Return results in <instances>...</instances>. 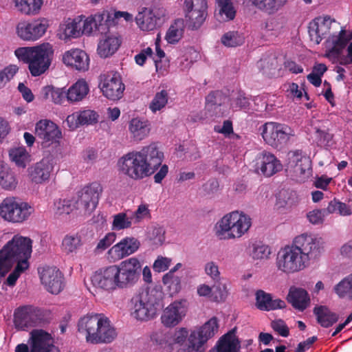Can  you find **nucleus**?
Returning a JSON list of instances; mask_svg holds the SVG:
<instances>
[{
    "label": "nucleus",
    "instance_id": "1",
    "mask_svg": "<svg viewBox=\"0 0 352 352\" xmlns=\"http://www.w3.org/2000/svg\"><path fill=\"white\" fill-rule=\"evenodd\" d=\"M164 153L155 143L143 146L140 151L129 152L117 163L120 174L133 180H141L155 173L161 166Z\"/></svg>",
    "mask_w": 352,
    "mask_h": 352
},
{
    "label": "nucleus",
    "instance_id": "2",
    "mask_svg": "<svg viewBox=\"0 0 352 352\" xmlns=\"http://www.w3.org/2000/svg\"><path fill=\"white\" fill-rule=\"evenodd\" d=\"M296 243L286 245L277 254L276 267L286 274H292L305 270L311 258L320 254L319 243Z\"/></svg>",
    "mask_w": 352,
    "mask_h": 352
},
{
    "label": "nucleus",
    "instance_id": "3",
    "mask_svg": "<svg viewBox=\"0 0 352 352\" xmlns=\"http://www.w3.org/2000/svg\"><path fill=\"white\" fill-rule=\"evenodd\" d=\"M32 252V243H6L0 250V278L6 276L15 265L7 278L8 284L14 285L20 275L29 268Z\"/></svg>",
    "mask_w": 352,
    "mask_h": 352
},
{
    "label": "nucleus",
    "instance_id": "4",
    "mask_svg": "<svg viewBox=\"0 0 352 352\" xmlns=\"http://www.w3.org/2000/svg\"><path fill=\"white\" fill-rule=\"evenodd\" d=\"M78 331L88 343L109 344L117 337L116 329L103 314H87L78 322Z\"/></svg>",
    "mask_w": 352,
    "mask_h": 352
},
{
    "label": "nucleus",
    "instance_id": "5",
    "mask_svg": "<svg viewBox=\"0 0 352 352\" xmlns=\"http://www.w3.org/2000/svg\"><path fill=\"white\" fill-rule=\"evenodd\" d=\"M218 329L219 324L216 317L210 318L198 329L191 331L189 335L186 328L179 329L174 333V342L182 345L187 340V343L177 352H205L206 342L217 333Z\"/></svg>",
    "mask_w": 352,
    "mask_h": 352
},
{
    "label": "nucleus",
    "instance_id": "6",
    "mask_svg": "<svg viewBox=\"0 0 352 352\" xmlns=\"http://www.w3.org/2000/svg\"><path fill=\"white\" fill-rule=\"evenodd\" d=\"M163 292L155 288H140L130 300L131 316L138 320L148 321L155 317L163 307Z\"/></svg>",
    "mask_w": 352,
    "mask_h": 352
},
{
    "label": "nucleus",
    "instance_id": "7",
    "mask_svg": "<svg viewBox=\"0 0 352 352\" xmlns=\"http://www.w3.org/2000/svg\"><path fill=\"white\" fill-rule=\"evenodd\" d=\"M17 59L28 64L32 76H39L50 68L54 56V48L49 43L31 47H20L14 50Z\"/></svg>",
    "mask_w": 352,
    "mask_h": 352
},
{
    "label": "nucleus",
    "instance_id": "8",
    "mask_svg": "<svg viewBox=\"0 0 352 352\" xmlns=\"http://www.w3.org/2000/svg\"><path fill=\"white\" fill-rule=\"evenodd\" d=\"M252 219L238 210L226 214L216 224V235L221 240H238L248 233Z\"/></svg>",
    "mask_w": 352,
    "mask_h": 352
},
{
    "label": "nucleus",
    "instance_id": "9",
    "mask_svg": "<svg viewBox=\"0 0 352 352\" xmlns=\"http://www.w3.org/2000/svg\"><path fill=\"white\" fill-rule=\"evenodd\" d=\"M34 211L30 204L14 197H6L0 204V217L14 223L25 221Z\"/></svg>",
    "mask_w": 352,
    "mask_h": 352
},
{
    "label": "nucleus",
    "instance_id": "10",
    "mask_svg": "<svg viewBox=\"0 0 352 352\" xmlns=\"http://www.w3.org/2000/svg\"><path fill=\"white\" fill-rule=\"evenodd\" d=\"M28 343L17 344L14 352H60L52 336L43 329L32 331Z\"/></svg>",
    "mask_w": 352,
    "mask_h": 352
},
{
    "label": "nucleus",
    "instance_id": "11",
    "mask_svg": "<svg viewBox=\"0 0 352 352\" xmlns=\"http://www.w3.org/2000/svg\"><path fill=\"white\" fill-rule=\"evenodd\" d=\"M259 131L265 142L274 148L286 144L294 135V130L289 126L274 122L265 123Z\"/></svg>",
    "mask_w": 352,
    "mask_h": 352
},
{
    "label": "nucleus",
    "instance_id": "12",
    "mask_svg": "<svg viewBox=\"0 0 352 352\" xmlns=\"http://www.w3.org/2000/svg\"><path fill=\"white\" fill-rule=\"evenodd\" d=\"M141 265L136 258H130L116 265L115 273L118 289H124L133 287L139 280Z\"/></svg>",
    "mask_w": 352,
    "mask_h": 352
},
{
    "label": "nucleus",
    "instance_id": "13",
    "mask_svg": "<svg viewBox=\"0 0 352 352\" xmlns=\"http://www.w3.org/2000/svg\"><path fill=\"white\" fill-rule=\"evenodd\" d=\"M101 192L102 187L97 183L84 187L72 197L76 210L82 214H90L96 208Z\"/></svg>",
    "mask_w": 352,
    "mask_h": 352
},
{
    "label": "nucleus",
    "instance_id": "14",
    "mask_svg": "<svg viewBox=\"0 0 352 352\" xmlns=\"http://www.w3.org/2000/svg\"><path fill=\"white\" fill-rule=\"evenodd\" d=\"M49 28L45 18L20 21L16 26L17 36L24 41H36L41 38Z\"/></svg>",
    "mask_w": 352,
    "mask_h": 352
},
{
    "label": "nucleus",
    "instance_id": "15",
    "mask_svg": "<svg viewBox=\"0 0 352 352\" xmlns=\"http://www.w3.org/2000/svg\"><path fill=\"white\" fill-rule=\"evenodd\" d=\"M287 172L298 182H303L311 175V162L299 151L288 153Z\"/></svg>",
    "mask_w": 352,
    "mask_h": 352
},
{
    "label": "nucleus",
    "instance_id": "16",
    "mask_svg": "<svg viewBox=\"0 0 352 352\" xmlns=\"http://www.w3.org/2000/svg\"><path fill=\"white\" fill-rule=\"evenodd\" d=\"M185 19L189 27L199 28L208 15L207 0H185L184 3Z\"/></svg>",
    "mask_w": 352,
    "mask_h": 352
},
{
    "label": "nucleus",
    "instance_id": "17",
    "mask_svg": "<svg viewBox=\"0 0 352 352\" xmlns=\"http://www.w3.org/2000/svg\"><path fill=\"white\" fill-rule=\"evenodd\" d=\"M41 320L40 309L32 305L21 306L14 311V323L16 329L19 330L36 327Z\"/></svg>",
    "mask_w": 352,
    "mask_h": 352
},
{
    "label": "nucleus",
    "instance_id": "18",
    "mask_svg": "<svg viewBox=\"0 0 352 352\" xmlns=\"http://www.w3.org/2000/svg\"><path fill=\"white\" fill-rule=\"evenodd\" d=\"M54 169L53 158L45 157L28 168V176L32 183L44 184L50 181Z\"/></svg>",
    "mask_w": 352,
    "mask_h": 352
},
{
    "label": "nucleus",
    "instance_id": "19",
    "mask_svg": "<svg viewBox=\"0 0 352 352\" xmlns=\"http://www.w3.org/2000/svg\"><path fill=\"white\" fill-rule=\"evenodd\" d=\"M116 265H111L95 272L91 278L92 285L101 291L111 292L117 289Z\"/></svg>",
    "mask_w": 352,
    "mask_h": 352
},
{
    "label": "nucleus",
    "instance_id": "20",
    "mask_svg": "<svg viewBox=\"0 0 352 352\" xmlns=\"http://www.w3.org/2000/svg\"><path fill=\"white\" fill-rule=\"evenodd\" d=\"M100 85L101 90L107 98L118 100L122 97L125 87L118 73L111 72L103 75Z\"/></svg>",
    "mask_w": 352,
    "mask_h": 352
},
{
    "label": "nucleus",
    "instance_id": "21",
    "mask_svg": "<svg viewBox=\"0 0 352 352\" xmlns=\"http://www.w3.org/2000/svg\"><path fill=\"white\" fill-rule=\"evenodd\" d=\"M40 278L46 289L53 294H59L64 287L62 272L56 267L45 266L41 270L38 269Z\"/></svg>",
    "mask_w": 352,
    "mask_h": 352
},
{
    "label": "nucleus",
    "instance_id": "22",
    "mask_svg": "<svg viewBox=\"0 0 352 352\" xmlns=\"http://www.w3.org/2000/svg\"><path fill=\"white\" fill-rule=\"evenodd\" d=\"M35 135L42 140V144L45 145L58 142L62 137L58 126L52 121L47 119L41 120L36 122Z\"/></svg>",
    "mask_w": 352,
    "mask_h": 352
},
{
    "label": "nucleus",
    "instance_id": "23",
    "mask_svg": "<svg viewBox=\"0 0 352 352\" xmlns=\"http://www.w3.org/2000/svg\"><path fill=\"white\" fill-rule=\"evenodd\" d=\"M186 313V301H174L163 311L161 316L162 323L166 327L177 325Z\"/></svg>",
    "mask_w": 352,
    "mask_h": 352
},
{
    "label": "nucleus",
    "instance_id": "24",
    "mask_svg": "<svg viewBox=\"0 0 352 352\" xmlns=\"http://www.w3.org/2000/svg\"><path fill=\"white\" fill-rule=\"evenodd\" d=\"M163 12L160 10L142 8L135 17L136 23L143 31H151L156 28L161 21Z\"/></svg>",
    "mask_w": 352,
    "mask_h": 352
},
{
    "label": "nucleus",
    "instance_id": "25",
    "mask_svg": "<svg viewBox=\"0 0 352 352\" xmlns=\"http://www.w3.org/2000/svg\"><path fill=\"white\" fill-rule=\"evenodd\" d=\"M256 169L265 176L270 177L282 169V164L274 155L263 151L257 157Z\"/></svg>",
    "mask_w": 352,
    "mask_h": 352
},
{
    "label": "nucleus",
    "instance_id": "26",
    "mask_svg": "<svg viewBox=\"0 0 352 352\" xmlns=\"http://www.w3.org/2000/svg\"><path fill=\"white\" fill-rule=\"evenodd\" d=\"M63 61L65 65L78 71H86L89 69V56L85 52L79 49L66 52L63 56Z\"/></svg>",
    "mask_w": 352,
    "mask_h": 352
},
{
    "label": "nucleus",
    "instance_id": "27",
    "mask_svg": "<svg viewBox=\"0 0 352 352\" xmlns=\"http://www.w3.org/2000/svg\"><path fill=\"white\" fill-rule=\"evenodd\" d=\"M128 130L131 138L135 142H140L149 135L151 124L146 119L134 118L129 121Z\"/></svg>",
    "mask_w": 352,
    "mask_h": 352
},
{
    "label": "nucleus",
    "instance_id": "28",
    "mask_svg": "<svg viewBox=\"0 0 352 352\" xmlns=\"http://www.w3.org/2000/svg\"><path fill=\"white\" fill-rule=\"evenodd\" d=\"M82 16L75 19H67L61 23L58 30V36L62 40L78 38L82 35Z\"/></svg>",
    "mask_w": 352,
    "mask_h": 352
},
{
    "label": "nucleus",
    "instance_id": "29",
    "mask_svg": "<svg viewBox=\"0 0 352 352\" xmlns=\"http://www.w3.org/2000/svg\"><path fill=\"white\" fill-rule=\"evenodd\" d=\"M256 305L261 311H271L277 309H283L286 307L284 300L279 298L273 299L270 294L263 290H258L256 293Z\"/></svg>",
    "mask_w": 352,
    "mask_h": 352
},
{
    "label": "nucleus",
    "instance_id": "30",
    "mask_svg": "<svg viewBox=\"0 0 352 352\" xmlns=\"http://www.w3.org/2000/svg\"><path fill=\"white\" fill-rule=\"evenodd\" d=\"M287 300L294 308L300 311L306 309L310 303V298L307 292L302 288L296 287H290Z\"/></svg>",
    "mask_w": 352,
    "mask_h": 352
},
{
    "label": "nucleus",
    "instance_id": "31",
    "mask_svg": "<svg viewBox=\"0 0 352 352\" xmlns=\"http://www.w3.org/2000/svg\"><path fill=\"white\" fill-rule=\"evenodd\" d=\"M139 248V243H116L107 252V258L114 263L127 256Z\"/></svg>",
    "mask_w": 352,
    "mask_h": 352
},
{
    "label": "nucleus",
    "instance_id": "32",
    "mask_svg": "<svg viewBox=\"0 0 352 352\" xmlns=\"http://www.w3.org/2000/svg\"><path fill=\"white\" fill-rule=\"evenodd\" d=\"M120 43L121 41L118 36L113 35L105 36L98 43V53L101 57H108L118 50Z\"/></svg>",
    "mask_w": 352,
    "mask_h": 352
},
{
    "label": "nucleus",
    "instance_id": "33",
    "mask_svg": "<svg viewBox=\"0 0 352 352\" xmlns=\"http://www.w3.org/2000/svg\"><path fill=\"white\" fill-rule=\"evenodd\" d=\"M89 91V88L87 82L80 79L67 90L66 98L70 102H77L82 100L88 94Z\"/></svg>",
    "mask_w": 352,
    "mask_h": 352
},
{
    "label": "nucleus",
    "instance_id": "34",
    "mask_svg": "<svg viewBox=\"0 0 352 352\" xmlns=\"http://www.w3.org/2000/svg\"><path fill=\"white\" fill-rule=\"evenodd\" d=\"M329 19L326 17L323 19L318 18L314 20L309 27V34L311 41L316 44H319L329 28Z\"/></svg>",
    "mask_w": 352,
    "mask_h": 352
},
{
    "label": "nucleus",
    "instance_id": "35",
    "mask_svg": "<svg viewBox=\"0 0 352 352\" xmlns=\"http://www.w3.org/2000/svg\"><path fill=\"white\" fill-rule=\"evenodd\" d=\"M13 1L16 10L26 16L38 14L43 3V0H13Z\"/></svg>",
    "mask_w": 352,
    "mask_h": 352
},
{
    "label": "nucleus",
    "instance_id": "36",
    "mask_svg": "<svg viewBox=\"0 0 352 352\" xmlns=\"http://www.w3.org/2000/svg\"><path fill=\"white\" fill-rule=\"evenodd\" d=\"M10 160L19 168H25L31 161V155L24 146H14L8 151Z\"/></svg>",
    "mask_w": 352,
    "mask_h": 352
},
{
    "label": "nucleus",
    "instance_id": "37",
    "mask_svg": "<svg viewBox=\"0 0 352 352\" xmlns=\"http://www.w3.org/2000/svg\"><path fill=\"white\" fill-rule=\"evenodd\" d=\"M216 349L217 352H239V341L232 332H228L219 339Z\"/></svg>",
    "mask_w": 352,
    "mask_h": 352
},
{
    "label": "nucleus",
    "instance_id": "38",
    "mask_svg": "<svg viewBox=\"0 0 352 352\" xmlns=\"http://www.w3.org/2000/svg\"><path fill=\"white\" fill-rule=\"evenodd\" d=\"M314 313L317 318L318 322L323 327L332 326L338 320V316L331 312L327 307L320 306L315 307Z\"/></svg>",
    "mask_w": 352,
    "mask_h": 352
},
{
    "label": "nucleus",
    "instance_id": "39",
    "mask_svg": "<svg viewBox=\"0 0 352 352\" xmlns=\"http://www.w3.org/2000/svg\"><path fill=\"white\" fill-rule=\"evenodd\" d=\"M17 180L14 172L3 162L0 161V186L6 190L16 188Z\"/></svg>",
    "mask_w": 352,
    "mask_h": 352
},
{
    "label": "nucleus",
    "instance_id": "40",
    "mask_svg": "<svg viewBox=\"0 0 352 352\" xmlns=\"http://www.w3.org/2000/svg\"><path fill=\"white\" fill-rule=\"evenodd\" d=\"M288 0H250L258 10L272 14L283 7Z\"/></svg>",
    "mask_w": 352,
    "mask_h": 352
},
{
    "label": "nucleus",
    "instance_id": "41",
    "mask_svg": "<svg viewBox=\"0 0 352 352\" xmlns=\"http://www.w3.org/2000/svg\"><path fill=\"white\" fill-rule=\"evenodd\" d=\"M184 28V21L182 19H176L166 34L165 38L167 42L170 44L178 43L183 36Z\"/></svg>",
    "mask_w": 352,
    "mask_h": 352
},
{
    "label": "nucleus",
    "instance_id": "42",
    "mask_svg": "<svg viewBox=\"0 0 352 352\" xmlns=\"http://www.w3.org/2000/svg\"><path fill=\"white\" fill-rule=\"evenodd\" d=\"M222 94L219 91H212L206 97V109L208 112V116L212 117L220 113L219 110L221 106L220 98Z\"/></svg>",
    "mask_w": 352,
    "mask_h": 352
},
{
    "label": "nucleus",
    "instance_id": "43",
    "mask_svg": "<svg viewBox=\"0 0 352 352\" xmlns=\"http://www.w3.org/2000/svg\"><path fill=\"white\" fill-rule=\"evenodd\" d=\"M162 283L172 296L178 294L182 289L181 276L173 274V272H167L164 274Z\"/></svg>",
    "mask_w": 352,
    "mask_h": 352
},
{
    "label": "nucleus",
    "instance_id": "44",
    "mask_svg": "<svg viewBox=\"0 0 352 352\" xmlns=\"http://www.w3.org/2000/svg\"><path fill=\"white\" fill-rule=\"evenodd\" d=\"M334 292L340 298L352 300V273L335 285Z\"/></svg>",
    "mask_w": 352,
    "mask_h": 352
},
{
    "label": "nucleus",
    "instance_id": "45",
    "mask_svg": "<svg viewBox=\"0 0 352 352\" xmlns=\"http://www.w3.org/2000/svg\"><path fill=\"white\" fill-rule=\"evenodd\" d=\"M76 210L73 198L56 200L54 204V212L56 216L68 215Z\"/></svg>",
    "mask_w": 352,
    "mask_h": 352
},
{
    "label": "nucleus",
    "instance_id": "46",
    "mask_svg": "<svg viewBox=\"0 0 352 352\" xmlns=\"http://www.w3.org/2000/svg\"><path fill=\"white\" fill-rule=\"evenodd\" d=\"M219 7V21H229L234 18L236 11L230 0H216Z\"/></svg>",
    "mask_w": 352,
    "mask_h": 352
},
{
    "label": "nucleus",
    "instance_id": "47",
    "mask_svg": "<svg viewBox=\"0 0 352 352\" xmlns=\"http://www.w3.org/2000/svg\"><path fill=\"white\" fill-rule=\"evenodd\" d=\"M272 248L266 243H252L250 255L254 259L263 260L270 258Z\"/></svg>",
    "mask_w": 352,
    "mask_h": 352
},
{
    "label": "nucleus",
    "instance_id": "48",
    "mask_svg": "<svg viewBox=\"0 0 352 352\" xmlns=\"http://www.w3.org/2000/svg\"><path fill=\"white\" fill-rule=\"evenodd\" d=\"M43 92L46 99H50L56 104H61L66 98L67 91L63 89L47 86L43 88Z\"/></svg>",
    "mask_w": 352,
    "mask_h": 352
},
{
    "label": "nucleus",
    "instance_id": "49",
    "mask_svg": "<svg viewBox=\"0 0 352 352\" xmlns=\"http://www.w3.org/2000/svg\"><path fill=\"white\" fill-rule=\"evenodd\" d=\"M168 94L166 90L157 92L149 104V108L153 113L160 111L164 108L168 102Z\"/></svg>",
    "mask_w": 352,
    "mask_h": 352
},
{
    "label": "nucleus",
    "instance_id": "50",
    "mask_svg": "<svg viewBox=\"0 0 352 352\" xmlns=\"http://www.w3.org/2000/svg\"><path fill=\"white\" fill-rule=\"evenodd\" d=\"M221 43L228 47H234L242 45L244 43L243 37L238 32H228L221 37Z\"/></svg>",
    "mask_w": 352,
    "mask_h": 352
},
{
    "label": "nucleus",
    "instance_id": "51",
    "mask_svg": "<svg viewBox=\"0 0 352 352\" xmlns=\"http://www.w3.org/2000/svg\"><path fill=\"white\" fill-rule=\"evenodd\" d=\"M146 239L153 242H164L165 230L162 226L154 225L148 227L146 231Z\"/></svg>",
    "mask_w": 352,
    "mask_h": 352
},
{
    "label": "nucleus",
    "instance_id": "52",
    "mask_svg": "<svg viewBox=\"0 0 352 352\" xmlns=\"http://www.w3.org/2000/svg\"><path fill=\"white\" fill-rule=\"evenodd\" d=\"M132 222L131 217H128L126 213L120 212L113 216L112 227L114 230H122L130 228Z\"/></svg>",
    "mask_w": 352,
    "mask_h": 352
},
{
    "label": "nucleus",
    "instance_id": "53",
    "mask_svg": "<svg viewBox=\"0 0 352 352\" xmlns=\"http://www.w3.org/2000/svg\"><path fill=\"white\" fill-rule=\"evenodd\" d=\"M80 125H89L98 122V113L91 109H85L78 112Z\"/></svg>",
    "mask_w": 352,
    "mask_h": 352
},
{
    "label": "nucleus",
    "instance_id": "54",
    "mask_svg": "<svg viewBox=\"0 0 352 352\" xmlns=\"http://www.w3.org/2000/svg\"><path fill=\"white\" fill-rule=\"evenodd\" d=\"M50 239V238L49 237L48 234L45 232H43L42 234L34 233L32 236V239L23 236L20 234H15L11 239L8 241V242H32L34 240L43 242Z\"/></svg>",
    "mask_w": 352,
    "mask_h": 352
},
{
    "label": "nucleus",
    "instance_id": "55",
    "mask_svg": "<svg viewBox=\"0 0 352 352\" xmlns=\"http://www.w3.org/2000/svg\"><path fill=\"white\" fill-rule=\"evenodd\" d=\"M18 70L19 67L16 65H10L0 71V88L3 87L12 79Z\"/></svg>",
    "mask_w": 352,
    "mask_h": 352
},
{
    "label": "nucleus",
    "instance_id": "56",
    "mask_svg": "<svg viewBox=\"0 0 352 352\" xmlns=\"http://www.w3.org/2000/svg\"><path fill=\"white\" fill-rule=\"evenodd\" d=\"M91 232L82 230L79 233H69L65 235L63 242H72L77 241L78 242L85 241L89 240Z\"/></svg>",
    "mask_w": 352,
    "mask_h": 352
},
{
    "label": "nucleus",
    "instance_id": "57",
    "mask_svg": "<svg viewBox=\"0 0 352 352\" xmlns=\"http://www.w3.org/2000/svg\"><path fill=\"white\" fill-rule=\"evenodd\" d=\"M150 216V210L148 206L146 204H141L134 212L131 218L134 223H139L144 219L149 218Z\"/></svg>",
    "mask_w": 352,
    "mask_h": 352
},
{
    "label": "nucleus",
    "instance_id": "58",
    "mask_svg": "<svg viewBox=\"0 0 352 352\" xmlns=\"http://www.w3.org/2000/svg\"><path fill=\"white\" fill-rule=\"evenodd\" d=\"M271 327L273 330L277 332L280 336L287 338L289 335V329L284 320L279 319L273 320L271 322Z\"/></svg>",
    "mask_w": 352,
    "mask_h": 352
},
{
    "label": "nucleus",
    "instance_id": "59",
    "mask_svg": "<svg viewBox=\"0 0 352 352\" xmlns=\"http://www.w3.org/2000/svg\"><path fill=\"white\" fill-rule=\"evenodd\" d=\"M325 214L322 210H314L307 214L309 221L313 224H319L323 222Z\"/></svg>",
    "mask_w": 352,
    "mask_h": 352
},
{
    "label": "nucleus",
    "instance_id": "60",
    "mask_svg": "<svg viewBox=\"0 0 352 352\" xmlns=\"http://www.w3.org/2000/svg\"><path fill=\"white\" fill-rule=\"evenodd\" d=\"M316 135L318 143L322 146H329L330 142L332 140V135L326 131L318 129L316 131Z\"/></svg>",
    "mask_w": 352,
    "mask_h": 352
},
{
    "label": "nucleus",
    "instance_id": "61",
    "mask_svg": "<svg viewBox=\"0 0 352 352\" xmlns=\"http://www.w3.org/2000/svg\"><path fill=\"white\" fill-rule=\"evenodd\" d=\"M170 265V260L165 257H158L153 263V270L155 272H161L168 270Z\"/></svg>",
    "mask_w": 352,
    "mask_h": 352
},
{
    "label": "nucleus",
    "instance_id": "62",
    "mask_svg": "<svg viewBox=\"0 0 352 352\" xmlns=\"http://www.w3.org/2000/svg\"><path fill=\"white\" fill-rule=\"evenodd\" d=\"M148 57H153V50L151 47L144 49L135 55V60L138 65L142 66Z\"/></svg>",
    "mask_w": 352,
    "mask_h": 352
},
{
    "label": "nucleus",
    "instance_id": "63",
    "mask_svg": "<svg viewBox=\"0 0 352 352\" xmlns=\"http://www.w3.org/2000/svg\"><path fill=\"white\" fill-rule=\"evenodd\" d=\"M84 16H82V34H90L93 30L97 29V26L96 25V23L92 21L90 16L86 18L85 19H83Z\"/></svg>",
    "mask_w": 352,
    "mask_h": 352
},
{
    "label": "nucleus",
    "instance_id": "64",
    "mask_svg": "<svg viewBox=\"0 0 352 352\" xmlns=\"http://www.w3.org/2000/svg\"><path fill=\"white\" fill-rule=\"evenodd\" d=\"M232 105L233 108L246 109L250 105L249 99L243 94L239 93Z\"/></svg>",
    "mask_w": 352,
    "mask_h": 352
}]
</instances>
